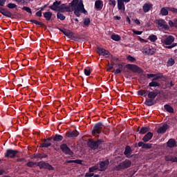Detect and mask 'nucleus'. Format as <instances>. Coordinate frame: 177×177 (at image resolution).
<instances>
[{"instance_id":"9","label":"nucleus","mask_w":177,"mask_h":177,"mask_svg":"<svg viewBox=\"0 0 177 177\" xmlns=\"http://www.w3.org/2000/svg\"><path fill=\"white\" fill-rule=\"evenodd\" d=\"M146 77L147 78H152V81H157V80H160V78H162V73H158V74H147Z\"/></svg>"},{"instance_id":"60","label":"nucleus","mask_w":177,"mask_h":177,"mask_svg":"<svg viewBox=\"0 0 177 177\" xmlns=\"http://www.w3.org/2000/svg\"><path fill=\"white\" fill-rule=\"evenodd\" d=\"M139 40L140 41V42H145V43L149 42V41L142 39L141 37H139Z\"/></svg>"},{"instance_id":"45","label":"nucleus","mask_w":177,"mask_h":177,"mask_svg":"<svg viewBox=\"0 0 177 177\" xmlns=\"http://www.w3.org/2000/svg\"><path fill=\"white\" fill-rule=\"evenodd\" d=\"M31 23H33V24H36L37 26H41L42 23H41L40 21H38L35 19H32L30 21Z\"/></svg>"},{"instance_id":"63","label":"nucleus","mask_w":177,"mask_h":177,"mask_svg":"<svg viewBox=\"0 0 177 177\" xmlns=\"http://www.w3.org/2000/svg\"><path fill=\"white\" fill-rule=\"evenodd\" d=\"M0 13H2V15H3V13H5V10L2 8H0Z\"/></svg>"},{"instance_id":"59","label":"nucleus","mask_w":177,"mask_h":177,"mask_svg":"<svg viewBox=\"0 0 177 177\" xmlns=\"http://www.w3.org/2000/svg\"><path fill=\"white\" fill-rule=\"evenodd\" d=\"M74 162H75V164H82V160H75Z\"/></svg>"},{"instance_id":"13","label":"nucleus","mask_w":177,"mask_h":177,"mask_svg":"<svg viewBox=\"0 0 177 177\" xmlns=\"http://www.w3.org/2000/svg\"><path fill=\"white\" fill-rule=\"evenodd\" d=\"M80 133L77 131V130L69 131L66 133V136L67 138H77Z\"/></svg>"},{"instance_id":"48","label":"nucleus","mask_w":177,"mask_h":177,"mask_svg":"<svg viewBox=\"0 0 177 177\" xmlns=\"http://www.w3.org/2000/svg\"><path fill=\"white\" fill-rule=\"evenodd\" d=\"M133 34H136V35H142V33L143 32L142 31L133 30Z\"/></svg>"},{"instance_id":"11","label":"nucleus","mask_w":177,"mask_h":177,"mask_svg":"<svg viewBox=\"0 0 177 177\" xmlns=\"http://www.w3.org/2000/svg\"><path fill=\"white\" fill-rule=\"evenodd\" d=\"M16 154H17V150L8 149L6 151L5 157H7V158L10 157V158H13L14 157H16Z\"/></svg>"},{"instance_id":"52","label":"nucleus","mask_w":177,"mask_h":177,"mask_svg":"<svg viewBox=\"0 0 177 177\" xmlns=\"http://www.w3.org/2000/svg\"><path fill=\"white\" fill-rule=\"evenodd\" d=\"M34 165H35V163L34 162H28L27 163V166L28 167H32Z\"/></svg>"},{"instance_id":"50","label":"nucleus","mask_w":177,"mask_h":177,"mask_svg":"<svg viewBox=\"0 0 177 177\" xmlns=\"http://www.w3.org/2000/svg\"><path fill=\"white\" fill-rule=\"evenodd\" d=\"M142 149H151V144H144Z\"/></svg>"},{"instance_id":"51","label":"nucleus","mask_w":177,"mask_h":177,"mask_svg":"<svg viewBox=\"0 0 177 177\" xmlns=\"http://www.w3.org/2000/svg\"><path fill=\"white\" fill-rule=\"evenodd\" d=\"M169 10H170V12H172L173 13H177V9L175 8H168Z\"/></svg>"},{"instance_id":"61","label":"nucleus","mask_w":177,"mask_h":177,"mask_svg":"<svg viewBox=\"0 0 177 177\" xmlns=\"http://www.w3.org/2000/svg\"><path fill=\"white\" fill-rule=\"evenodd\" d=\"M134 23H135L136 24H137L138 26H139V25L140 24V21H139V19H136V20L134 21Z\"/></svg>"},{"instance_id":"44","label":"nucleus","mask_w":177,"mask_h":177,"mask_svg":"<svg viewBox=\"0 0 177 177\" xmlns=\"http://www.w3.org/2000/svg\"><path fill=\"white\" fill-rule=\"evenodd\" d=\"M45 169H49V171H53L55 168H53V167H52V165H50L49 163H47V165H46Z\"/></svg>"},{"instance_id":"37","label":"nucleus","mask_w":177,"mask_h":177,"mask_svg":"<svg viewBox=\"0 0 177 177\" xmlns=\"http://www.w3.org/2000/svg\"><path fill=\"white\" fill-rule=\"evenodd\" d=\"M175 64V59L170 58L167 62V66L170 67L171 66H174Z\"/></svg>"},{"instance_id":"33","label":"nucleus","mask_w":177,"mask_h":177,"mask_svg":"<svg viewBox=\"0 0 177 177\" xmlns=\"http://www.w3.org/2000/svg\"><path fill=\"white\" fill-rule=\"evenodd\" d=\"M149 86H153L156 88V86H160V83L152 80V82L149 84Z\"/></svg>"},{"instance_id":"20","label":"nucleus","mask_w":177,"mask_h":177,"mask_svg":"<svg viewBox=\"0 0 177 177\" xmlns=\"http://www.w3.org/2000/svg\"><path fill=\"white\" fill-rule=\"evenodd\" d=\"M62 32H63V34H64V35L68 37V38H72V37H73V32H71L70 30H66V29H63L62 30Z\"/></svg>"},{"instance_id":"15","label":"nucleus","mask_w":177,"mask_h":177,"mask_svg":"<svg viewBox=\"0 0 177 177\" xmlns=\"http://www.w3.org/2000/svg\"><path fill=\"white\" fill-rule=\"evenodd\" d=\"M124 2L121 0H118V8L121 12H125V4H124Z\"/></svg>"},{"instance_id":"14","label":"nucleus","mask_w":177,"mask_h":177,"mask_svg":"<svg viewBox=\"0 0 177 177\" xmlns=\"http://www.w3.org/2000/svg\"><path fill=\"white\" fill-rule=\"evenodd\" d=\"M153 8V4L151 3H145L142 7V10L145 13H147L149 10H151Z\"/></svg>"},{"instance_id":"18","label":"nucleus","mask_w":177,"mask_h":177,"mask_svg":"<svg viewBox=\"0 0 177 177\" xmlns=\"http://www.w3.org/2000/svg\"><path fill=\"white\" fill-rule=\"evenodd\" d=\"M153 138V133L148 132L142 138L143 142H149Z\"/></svg>"},{"instance_id":"6","label":"nucleus","mask_w":177,"mask_h":177,"mask_svg":"<svg viewBox=\"0 0 177 177\" xmlns=\"http://www.w3.org/2000/svg\"><path fill=\"white\" fill-rule=\"evenodd\" d=\"M102 129H103V124H102V123H97L93 127V135L100 133L102 132Z\"/></svg>"},{"instance_id":"64","label":"nucleus","mask_w":177,"mask_h":177,"mask_svg":"<svg viewBox=\"0 0 177 177\" xmlns=\"http://www.w3.org/2000/svg\"><path fill=\"white\" fill-rule=\"evenodd\" d=\"M175 27H177V19L175 20Z\"/></svg>"},{"instance_id":"46","label":"nucleus","mask_w":177,"mask_h":177,"mask_svg":"<svg viewBox=\"0 0 177 177\" xmlns=\"http://www.w3.org/2000/svg\"><path fill=\"white\" fill-rule=\"evenodd\" d=\"M22 9H23V10H25L28 13H31V8H30L28 7L24 6Z\"/></svg>"},{"instance_id":"25","label":"nucleus","mask_w":177,"mask_h":177,"mask_svg":"<svg viewBox=\"0 0 177 177\" xmlns=\"http://www.w3.org/2000/svg\"><path fill=\"white\" fill-rule=\"evenodd\" d=\"M168 10H169V9H168V8H162L160 10V13L162 16H167L168 15Z\"/></svg>"},{"instance_id":"3","label":"nucleus","mask_w":177,"mask_h":177,"mask_svg":"<svg viewBox=\"0 0 177 177\" xmlns=\"http://www.w3.org/2000/svg\"><path fill=\"white\" fill-rule=\"evenodd\" d=\"M102 145H103V142L100 140L97 141H91L88 142V145L91 149H93V150L102 149Z\"/></svg>"},{"instance_id":"8","label":"nucleus","mask_w":177,"mask_h":177,"mask_svg":"<svg viewBox=\"0 0 177 177\" xmlns=\"http://www.w3.org/2000/svg\"><path fill=\"white\" fill-rule=\"evenodd\" d=\"M97 165L99 171H106V169H107V167H109V160L100 162Z\"/></svg>"},{"instance_id":"34","label":"nucleus","mask_w":177,"mask_h":177,"mask_svg":"<svg viewBox=\"0 0 177 177\" xmlns=\"http://www.w3.org/2000/svg\"><path fill=\"white\" fill-rule=\"evenodd\" d=\"M47 164L48 163H46V162H45L44 161H41V162H38L37 165H38V167H39V168H44V169H46Z\"/></svg>"},{"instance_id":"32","label":"nucleus","mask_w":177,"mask_h":177,"mask_svg":"<svg viewBox=\"0 0 177 177\" xmlns=\"http://www.w3.org/2000/svg\"><path fill=\"white\" fill-rule=\"evenodd\" d=\"M91 24V19L89 18H86L84 19V27H88Z\"/></svg>"},{"instance_id":"1","label":"nucleus","mask_w":177,"mask_h":177,"mask_svg":"<svg viewBox=\"0 0 177 177\" xmlns=\"http://www.w3.org/2000/svg\"><path fill=\"white\" fill-rule=\"evenodd\" d=\"M73 10L74 14L77 17L81 16V13L86 14V10L84 8L82 0H73L68 6L62 4L58 8V12H61L62 13H64V12H73Z\"/></svg>"},{"instance_id":"28","label":"nucleus","mask_w":177,"mask_h":177,"mask_svg":"<svg viewBox=\"0 0 177 177\" xmlns=\"http://www.w3.org/2000/svg\"><path fill=\"white\" fill-rule=\"evenodd\" d=\"M148 39H149V41H151V42H156V41L158 39V38L156 36V35H151L150 36H149Z\"/></svg>"},{"instance_id":"53","label":"nucleus","mask_w":177,"mask_h":177,"mask_svg":"<svg viewBox=\"0 0 177 177\" xmlns=\"http://www.w3.org/2000/svg\"><path fill=\"white\" fill-rule=\"evenodd\" d=\"M169 26L170 27H175V21L173 22L172 21H169Z\"/></svg>"},{"instance_id":"43","label":"nucleus","mask_w":177,"mask_h":177,"mask_svg":"<svg viewBox=\"0 0 177 177\" xmlns=\"http://www.w3.org/2000/svg\"><path fill=\"white\" fill-rule=\"evenodd\" d=\"M46 157H48V156L46 154H44V153H39L37 155V158H46Z\"/></svg>"},{"instance_id":"17","label":"nucleus","mask_w":177,"mask_h":177,"mask_svg":"<svg viewBox=\"0 0 177 177\" xmlns=\"http://www.w3.org/2000/svg\"><path fill=\"white\" fill-rule=\"evenodd\" d=\"M60 3H61L60 1H55L53 4L51 6H50V9H52V10H56V11L59 10V7L60 6H59Z\"/></svg>"},{"instance_id":"16","label":"nucleus","mask_w":177,"mask_h":177,"mask_svg":"<svg viewBox=\"0 0 177 177\" xmlns=\"http://www.w3.org/2000/svg\"><path fill=\"white\" fill-rule=\"evenodd\" d=\"M155 50L151 48H146L143 50V55H154Z\"/></svg>"},{"instance_id":"36","label":"nucleus","mask_w":177,"mask_h":177,"mask_svg":"<svg viewBox=\"0 0 177 177\" xmlns=\"http://www.w3.org/2000/svg\"><path fill=\"white\" fill-rule=\"evenodd\" d=\"M149 129L148 127H142L140 131V133L141 135H145V133H146L147 132H149Z\"/></svg>"},{"instance_id":"4","label":"nucleus","mask_w":177,"mask_h":177,"mask_svg":"<svg viewBox=\"0 0 177 177\" xmlns=\"http://www.w3.org/2000/svg\"><path fill=\"white\" fill-rule=\"evenodd\" d=\"M156 24L158 28H164V30L169 29V26H168V24H167V22L163 19L156 20Z\"/></svg>"},{"instance_id":"2","label":"nucleus","mask_w":177,"mask_h":177,"mask_svg":"<svg viewBox=\"0 0 177 177\" xmlns=\"http://www.w3.org/2000/svg\"><path fill=\"white\" fill-rule=\"evenodd\" d=\"M174 41H175V37L171 35H165L161 39V43L162 44V46L167 49H172V48H175V46H177V43H174Z\"/></svg>"},{"instance_id":"49","label":"nucleus","mask_w":177,"mask_h":177,"mask_svg":"<svg viewBox=\"0 0 177 177\" xmlns=\"http://www.w3.org/2000/svg\"><path fill=\"white\" fill-rule=\"evenodd\" d=\"M94 174L92 171H88L85 174V177H92L93 176Z\"/></svg>"},{"instance_id":"39","label":"nucleus","mask_w":177,"mask_h":177,"mask_svg":"<svg viewBox=\"0 0 177 177\" xmlns=\"http://www.w3.org/2000/svg\"><path fill=\"white\" fill-rule=\"evenodd\" d=\"M165 109L169 113H174V109L172 107H171V106H169V105H165Z\"/></svg>"},{"instance_id":"35","label":"nucleus","mask_w":177,"mask_h":177,"mask_svg":"<svg viewBox=\"0 0 177 177\" xmlns=\"http://www.w3.org/2000/svg\"><path fill=\"white\" fill-rule=\"evenodd\" d=\"M166 161H172L173 162H177V158H172L170 156L165 157Z\"/></svg>"},{"instance_id":"29","label":"nucleus","mask_w":177,"mask_h":177,"mask_svg":"<svg viewBox=\"0 0 177 177\" xmlns=\"http://www.w3.org/2000/svg\"><path fill=\"white\" fill-rule=\"evenodd\" d=\"M111 38L113 41H120V39H121V37H120V35H112L111 36Z\"/></svg>"},{"instance_id":"26","label":"nucleus","mask_w":177,"mask_h":177,"mask_svg":"<svg viewBox=\"0 0 177 177\" xmlns=\"http://www.w3.org/2000/svg\"><path fill=\"white\" fill-rule=\"evenodd\" d=\"M145 104L147 106H153L154 104V100L151 98L146 100Z\"/></svg>"},{"instance_id":"19","label":"nucleus","mask_w":177,"mask_h":177,"mask_svg":"<svg viewBox=\"0 0 177 177\" xmlns=\"http://www.w3.org/2000/svg\"><path fill=\"white\" fill-rule=\"evenodd\" d=\"M167 129H168V125L164 124L162 127H160L157 130V132H158V133H165V132H166Z\"/></svg>"},{"instance_id":"54","label":"nucleus","mask_w":177,"mask_h":177,"mask_svg":"<svg viewBox=\"0 0 177 177\" xmlns=\"http://www.w3.org/2000/svg\"><path fill=\"white\" fill-rule=\"evenodd\" d=\"M109 5H111L112 6H115V0H110Z\"/></svg>"},{"instance_id":"5","label":"nucleus","mask_w":177,"mask_h":177,"mask_svg":"<svg viewBox=\"0 0 177 177\" xmlns=\"http://www.w3.org/2000/svg\"><path fill=\"white\" fill-rule=\"evenodd\" d=\"M131 164L132 163L130 160H126L118 165V169H125V168H129Z\"/></svg>"},{"instance_id":"23","label":"nucleus","mask_w":177,"mask_h":177,"mask_svg":"<svg viewBox=\"0 0 177 177\" xmlns=\"http://www.w3.org/2000/svg\"><path fill=\"white\" fill-rule=\"evenodd\" d=\"M44 17L46 18V20H47V21H49V20L52 19V12H45L44 14Z\"/></svg>"},{"instance_id":"10","label":"nucleus","mask_w":177,"mask_h":177,"mask_svg":"<svg viewBox=\"0 0 177 177\" xmlns=\"http://www.w3.org/2000/svg\"><path fill=\"white\" fill-rule=\"evenodd\" d=\"M97 52L100 56H105V57H109L110 55V52H109V50L100 47L97 48Z\"/></svg>"},{"instance_id":"55","label":"nucleus","mask_w":177,"mask_h":177,"mask_svg":"<svg viewBox=\"0 0 177 177\" xmlns=\"http://www.w3.org/2000/svg\"><path fill=\"white\" fill-rule=\"evenodd\" d=\"M36 16H37V17H42V12L41 11H37L36 12Z\"/></svg>"},{"instance_id":"22","label":"nucleus","mask_w":177,"mask_h":177,"mask_svg":"<svg viewBox=\"0 0 177 177\" xmlns=\"http://www.w3.org/2000/svg\"><path fill=\"white\" fill-rule=\"evenodd\" d=\"M147 96L149 99H152L154 100V99H156V97H157V93L154 91H151L147 94Z\"/></svg>"},{"instance_id":"42","label":"nucleus","mask_w":177,"mask_h":177,"mask_svg":"<svg viewBox=\"0 0 177 177\" xmlns=\"http://www.w3.org/2000/svg\"><path fill=\"white\" fill-rule=\"evenodd\" d=\"M84 74H85V75H91V68H86L85 69H84Z\"/></svg>"},{"instance_id":"27","label":"nucleus","mask_w":177,"mask_h":177,"mask_svg":"<svg viewBox=\"0 0 177 177\" xmlns=\"http://www.w3.org/2000/svg\"><path fill=\"white\" fill-rule=\"evenodd\" d=\"M124 154L127 157L131 156V147H126V149L124 151Z\"/></svg>"},{"instance_id":"41","label":"nucleus","mask_w":177,"mask_h":177,"mask_svg":"<svg viewBox=\"0 0 177 177\" xmlns=\"http://www.w3.org/2000/svg\"><path fill=\"white\" fill-rule=\"evenodd\" d=\"M127 60H129V62H131V63H135V62H136V59L131 55H129L127 57Z\"/></svg>"},{"instance_id":"24","label":"nucleus","mask_w":177,"mask_h":177,"mask_svg":"<svg viewBox=\"0 0 177 177\" xmlns=\"http://www.w3.org/2000/svg\"><path fill=\"white\" fill-rule=\"evenodd\" d=\"M51 143L49 139L46 140L43 144L40 145V147H49Z\"/></svg>"},{"instance_id":"62","label":"nucleus","mask_w":177,"mask_h":177,"mask_svg":"<svg viewBox=\"0 0 177 177\" xmlns=\"http://www.w3.org/2000/svg\"><path fill=\"white\" fill-rule=\"evenodd\" d=\"M126 20L129 24H131V19H129V17H127Z\"/></svg>"},{"instance_id":"21","label":"nucleus","mask_w":177,"mask_h":177,"mask_svg":"<svg viewBox=\"0 0 177 177\" xmlns=\"http://www.w3.org/2000/svg\"><path fill=\"white\" fill-rule=\"evenodd\" d=\"M167 146H168V147H175V146H176V141H175V140L171 138L167 142Z\"/></svg>"},{"instance_id":"30","label":"nucleus","mask_w":177,"mask_h":177,"mask_svg":"<svg viewBox=\"0 0 177 177\" xmlns=\"http://www.w3.org/2000/svg\"><path fill=\"white\" fill-rule=\"evenodd\" d=\"M53 140L55 142H60V141L63 140V136H62L60 135H55Z\"/></svg>"},{"instance_id":"56","label":"nucleus","mask_w":177,"mask_h":177,"mask_svg":"<svg viewBox=\"0 0 177 177\" xmlns=\"http://www.w3.org/2000/svg\"><path fill=\"white\" fill-rule=\"evenodd\" d=\"M122 71V70L118 68L115 71V74H121V72Z\"/></svg>"},{"instance_id":"58","label":"nucleus","mask_w":177,"mask_h":177,"mask_svg":"<svg viewBox=\"0 0 177 177\" xmlns=\"http://www.w3.org/2000/svg\"><path fill=\"white\" fill-rule=\"evenodd\" d=\"M144 146H145V142H138V147H144Z\"/></svg>"},{"instance_id":"47","label":"nucleus","mask_w":177,"mask_h":177,"mask_svg":"<svg viewBox=\"0 0 177 177\" xmlns=\"http://www.w3.org/2000/svg\"><path fill=\"white\" fill-rule=\"evenodd\" d=\"M8 8H9L10 9H15V8H16V4L12 3H8Z\"/></svg>"},{"instance_id":"57","label":"nucleus","mask_w":177,"mask_h":177,"mask_svg":"<svg viewBox=\"0 0 177 177\" xmlns=\"http://www.w3.org/2000/svg\"><path fill=\"white\" fill-rule=\"evenodd\" d=\"M6 0H0V6H3L5 5Z\"/></svg>"},{"instance_id":"12","label":"nucleus","mask_w":177,"mask_h":177,"mask_svg":"<svg viewBox=\"0 0 177 177\" xmlns=\"http://www.w3.org/2000/svg\"><path fill=\"white\" fill-rule=\"evenodd\" d=\"M95 8L96 10H102L103 9V1L102 0H96L95 2Z\"/></svg>"},{"instance_id":"40","label":"nucleus","mask_w":177,"mask_h":177,"mask_svg":"<svg viewBox=\"0 0 177 177\" xmlns=\"http://www.w3.org/2000/svg\"><path fill=\"white\" fill-rule=\"evenodd\" d=\"M57 19H59V20H62V21H63L66 19V17L60 12H58L57 14Z\"/></svg>"},{"instance_id":"31","label":"nucleus","mask_w":177,"mask_h":177,"mask_svg":"<svg viewBox=\"0 0 177 177\" xmlns=\"http://www.w3.org/2000/svg\"><path fill=\"white\" fill-rule=\"evenodd\" d=\"M97 169L99 170V165H95V166L90 167L88 169V171H89V172L93 173V172H95V171H97Z\"/></svg>"},{"instance_id":"38","label":"nucleus","mask_w":177,"mask_h":177,"mask_svg":"<svg viewBox=\"0 0 177 177\" xmlns=\"http://www.w3.org/2000/svg\"><path fill=\"white\" fill-rule=\"evenodd\" d=\"M138 95H140V96H144L145 97H146V96H147V92L145 90H140L138 91Z\"/></svg>"},{"instance_id":"7","label":"nucleus","mask_w":177,"mask_h":177,"mask_svg":"<svg viewBox=\"0 0 177 177\" xmlns=\"http://www.w3.org/2000/svg\"><path fill=\"white\" fill-rule=\"evenodd\" d=\"M60 149L61 150H62L64 153H65L66 154H68V156H73V154H74V153L71 151L70 148H68V147L66 144L61 145Z\"/></svg>"}]
</instances>
